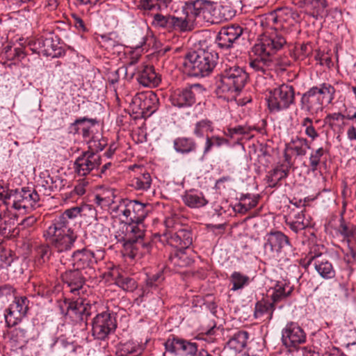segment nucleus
I'll use <instances>...</instances> for the list:
<instances>
[{
    "label": "nucleus",
    "instance_id": "nucleus-43",
    "mask_svg": "<svg viewBox=\"0 0 356 356\" xmlns=\"http://www.w3.org/2000/svg\"><path fill=\"white\" fill-rule=\"evenodd\" d=\"M213 131V123L207 119H203L197 122L193 128V134L197 137L202 138L205 134Z\"/></svg>",
    "mask_w": 356,
    "mask_h": 356
},
{
    "label": "nucleus",
    "instance_id": "nucleus-36",
    "mask_svg": "<svg viewBox=\"0 0 356 356\" xmlns=\"http://www.w3.org/2000/svg\"><path fill=\"white\" fill-rule=\"evenodd\" d=\"M173 145L175 151L181 154L195 152L197 149V143L192 138H177L173 142Z\"/></svg>",
    "mask_w": 356,
    "mask_h": 356
},
{
    "label": "nucleus",
    "instance_id": "nucleus-2",
    "mask_svg": "<svg viewBox=\"0 0 356 356\" xmlns=\"http://www.w3.org/2000/svg\"><path fill=\"white\" fill-rule=\"evenodd\" d=\"M81 211V208L74 207L65 210L56 217L44 232L46 241L58 252H67L74 247L78 238V232L74 227V220Z\"/></svg>",
    "mask_w": 356,
    "mask_h": 356
},
{
    "label": "nucleus",
    "instance_id": "nucleus-22",
    "mask_svg": "<svg viewBox=\"0 0 356 356\" xmlns=\"http://www.w3.org/2000/svg\"><path fill=\"white\" fill-rule=\"evenodd\" d=\"M165 349L174 355H178L181 351L186 355H192L197 352V343L189 341L172 337L168 338L164 343Z\"/></svg>",
    "mask_w": 356,
    "mask_h": 356
},
{
    "label": "nucleus",
    "instance_id": "nucleus-42",
    "mask_svg": "<svg viewBox=\"0 0 356 356\" xmlns=\"http://www.w3.org/2000/svg\"><path fill=\"white\" fill-rule=\"evenodd\" d=\"M115 197V191L113 189L107 190L95 196V202L102 207L110 206L111 208L116 205L114 201Z\"/></svg>",
    "mask_w": 356,
    "mask_h": 356
},
{
    "label": "nucleus",
    "instance_id": "nucleus-48",
    "mask_svg": "<svg viewBox=\"0 0 356 356\" xmlns=\"http://www.w3.org/2000/svg\"><path fill=\"white\" fill-rule=\"evenodd\" d=\"M140 57V54L138 52V51H135L131 52L129 57L127 58V60L126 63V73L130 74L131 76H134L135 72H136V68L135 67V65L138 63V59Z\"/></svg>",
    "mask_w": 356,
    "mask_h": 356
},
{
    "label": "nucleus",
    "instance_id": "nucleus-28",
    "mask_svg": "<svg viewBox=\"0 0 356 356\" xmlns=\"http://www.w3.org/2000/svg\"><path fill=\"white\" fill-rule=\"evenodd\" d=\"M275 309V304L273 302L262 299L256 303L254 316L255 318H264V321H269L273 318Z\"/></svg>",
    "mask_w": 356,
    "mask_h": 356
},
{
    "label": "nucleus",
    "instance_id": "nucleus-29",
    "mask_svg": "<svg viewBox=\"0 0 356 356\" xmlns=\"http://www.w3.org/2000/svg\"><path fill=\"white\" fill-rule=\"evenodd\" d=\"M293 287L289 282L283 280L276 283L273 289V293L270 296L272 302L275 305L287 297H289L293 291Z\"/></svg>",
    "mask_w": 356,
    "mask_h": 356
},
{
    "label": "nucleus",
    "instance_id": "nucleus-35",
    "mask_svg": "<svg viewBox=\"0 0 356 356\" xmlns=\"http://www.w3.org/2000/svg\"><path fill=\"white\" fill-rule=\"evenodd\" d=\"M288 175L289 169L284 168L283 164L276 166L273 170L269 171L266 175L268 186L270 188L276 187L282 179L288 177Z\"/></svg>",
    "mask_w": 356,
    "mask_h": 356
},
{
    "label": "nucleus",
    "instance_id": "nucleus-12",
    "mask_svg": "<svg viewBox=\"0 0 356 356\" xmlns=\"http://www.w3.org/2000/svg\"><path fill=\"white\" fill-rule=\"evenodd\" d=\"M204 91V88L199 83L192 84L184 89L174 91L170 97L172 106L179 108L192 106L196 101L198 95Z\"/></svg>",
    "mask_w": 356,
    "mask_h": 356
},
{
    "label": "nucleus",
    "instance_id": "nucleus-49",
    "mask_svg": "<svg viewBox=\"0 0 356 356\" xmlns=\"http://www.w3.org/2000/svg\"><path fill=\"white\" fill-rule=\"evenodd\" d=\"M325 151L323 147H319L311 152L309 156V164L312 171L315 172L317 170L318 166L321 162V159Z\"/></svg>",
    "mask_w": 356,
    "mask_h": 356
},
{
    "label": "nucleus",
    "instance_id": "nucleus-14",
    "mask_svg": "<svg viewBox=\"0 0 356 356\" xmlns=\"http://www.w3.org/2000/svg\"><path fill=\"white\" fill-rule=\"evenodd\" d=\"M305 266H312L323 279L330 280L335 277L336 272L328 258L321 253L310 254L306 259Z\"/></svg>",
    "mask_w": 356,
    "mask_h": 356
},
{
    "label": "nucleus",
    "instance_id": "nucleus-5",
    "mask_svg": "<svg viewBox=\"0 0 356 356\" xmlns=\"http://www.w3.org/2000/svg\"><path fill=\"white\" fill-rule=\"evenodd\" d=\"M248 79V74L243 67L225 60L216 78L214 91L219 97H235L243 90Z\"/></svg>",
    "mask_w": 356,
    "mask_h": 356
},
{
    "label": "nucleus",
    "instance_id": "nucleus-47",
    "mask_svg": "<svg viewBox=\"0 0 356 356\" xmlns=\"http://www.w3.org/2000/svg\"><path fill=\"white\" fill-rule=\"evenodd\" d=\"M116 284L126 291H134L137 288L135 280L129 277H118L116 280Z\"/></svg>",
    "mask_w": 356,
    "mask_h": 356
},
{
    "label": "nucleus",
    "instance_id": "nucleus-6",
    "mask_svg": "<svg viewBox=\"0 0 356 356\" xmlns=\"http://www.w3.org/2000/svg\"><path fill=\"white\" fill-rule=\"evenodd\" d=\"M144 236L143 222L122 224L115 234L117 241L122 243L127 250H130L132 257H142L149 252L150 245L143 241Z\"/></svg>",
    "mask_w": 356,
    "mask_h": 356
},
{
    "label": "nucleus",
    "instance_id": "nucleus-11",
    "mask_svg": "<svg viewBox=\"0 0 356 356\" xmlns=\"http://www.w3.org/2000/svg\"><path fill=\"white\" fill-rule=\"evenodd\" d=\"M117 327L115 316L106 311L98 314L92 322V334L95 339L104 341Z\"/></svg>",
    "mask_w": 356,
    "mask_h": 356
},
{
    "label": "nucleus",
    "instance_id": "nucleus-38",
    "mask_svg": "<svg viewBox=\"0 0 356 356\" xmlns=\"http://www.w3.org/2000/svg\"><path fill=\"white\" fill-rule=\"evenodd\" d=\"M170 264L175 267H186L193 263V259L188 255L185 250H177L169 257Z\"/></svg>",
    "mask_w": 356,
    "mask_h": 356
},
{
    "label": "nucleus",
    "instance_id": "nucleus-19",
    "mask_svg": "<svg viewBox=\"0 0 356 356\" xmlns=\"http://www.w3.org/2000/svg\"><path fill=\"white\" fill-rule=\"evenodd\" d=\"M35 45H38V54L52 58L61 57L65 54V50L60 44L57 38L53 35L49 37H40L37 39Z\"/></svg>",
    "mask_w": 356,
    "mask_h": 356
},
{
    "label": "nucleus",
    "instance_id": "nucleus-4",
    "mask_svg": "<svg viewBox=\"0 0 356 356\" xmlns=\"http://www.w3.org/2000/svg\"><path fill=\"white\" fill-rule=\"evenodd\" d=\"M286 44V40L277 33L264 35L260 42L254 44L250 56V67L256 72L268 75L269 70L277 64L275 54Z\"/></svg>",
    "mask_w": 356,
    "mask_h": 356
},
{
    "label": "nucleus",
    "instance_id": "nucleus-34",
    "mask_svg": "<svg viewBox=\"0 0 356 356\" xmlns=\"http://www.w3.org/2000/svg\"><path fill=\"white\" fill-rule=\"evenodd\" d=\"M95 122V120L87 118L77 119L70 125V132L74 134H81L84 138L88 137L90 127V125H94Z\"/></svg>",
    "mask_w": 356,
    "mask_h": 356
},
{
    "label": "nucleus",
    "instance_id": "nucleus-23",
    "mask_svg": "<svg viewBox=\"0 0 356 356\" xmlns=\"http://www.w3.org/2000/svg\"><path fill=\"white\" fill-rule=\"evenodd\" d=\"M165 236L168 243L177 250H186L193 243L191 232L184 229H179L175 232L169 230Z\"/></svg>",
    "mask_w": 356,
    "mask_h": 356
},
{
    "label": "nucleus",
    "instance_id": "nucleus-26",
    "mask_svg": "<svg viewBox=\"0 0 356 356\" xmlns=\"http://www.w3.org/2000/svg\"><path fill=\"white\" fill-rule=\"evenodd\" d=\"M86 278L85 275L81 270L76 268L67 270L62 275V279L70 288V292L73 293H77L79 295L80 291H83Z\"/></svg>",
    "mask_w": 356,
    "mask_h": 356
},
{
    "label": "nucleus",
    "instance_id": "nucleus-40",
    "mask_svg": "<svg viewBox=\"0 0 356 356\" xmlns=\"http://www.w3.org/2000/svg\"><path fill=\"white\" fill-rule=\"evenodd\" d=\"M145 350V346L137 341L130 340L121 346L122 356H128L131 354H136L140 356Z\"/></svg>",
    "mask_w": 356,
    "mask_h": 356
},
{
    "label": "nucleus",
    "instance_id": "nucleus-31",
    "mask_svg": "<svg viewBox=\"0 0 356 356\" xmlns=\"http://www.w3.org/2000/svg\"><path fill=\"white\" fill-rule=\"evenodd\" d=\"M152 177L149 172H140L129 181V186L139 191H147L151 186Z\"/></svg>",
    "mask_w": 356,
    "mask_h": 356
},
{
    "label": "nucleus",
    "instance_id": "nucleus-53",
    "mask_svg": "<svg viewBox=\"0 0 356 356\" xmlns=\"http://www.w3.org/2000/svg\"><path fill=\"white\" fill-rule=\"evenodd\" d=\"M269 15H273L272 12L268 13L267 14H265L262 16H260L257 19V23H259L261 26L266 28V27H270L271 29H278V27H276L275 20L270 21L268 18Z\"/></svg>",
    "mask_w": 356,
    "mask_h": 356
},
{
    "label": "nucleus",
    "instance_id": "nucleus-55",
    "mask_svg": "<svg viewBox=\"0 0 356 356\" xmlns=\"http://www.w3.org/2000/svg\"><path fill=\"white\" fill-rule=\"evenodd\" d=\"M159 0H140V7L145 10H152L155 8H159Z\"/></svg>",
    "mask_w": 356,
    "mask_h": 356
},
{
    "label": "nucleus",
    "instance_id": "nucleus-50",
    "mask_svg": "<svg viewBox=\"0 0 356 356\" xmlns=\"http://www.w3.org/2000/svg\"><path fill=\"white\" fill-rule=\"evenodd\" d=\"M172 15H163L161 14H156L154 16L153 24L155 26L170 29Z\"/></svg>",
    "mask_w": 356,
    "mask_h": 356
},
{
    "label": "nucleus",
    "instance_id": "nucleus-20",
    "mask_svg": "<svg viewBox=\"0 0 356 356\" xmlns=\"http://www.w3.org/2000/svg\"><path fill=\"white\" fill-rule=\"evenodd\" d=\"M243 31V28L238 24L222 27L217 35L216 42L219 47L228 49L239 38Z\"/></svg>",
    "mask_w": 356,
    "mask_h": 356
},
{
    "label": "nucleus",
    "instance_id": "nucleus-41",
    "mask_svg": "<svg viewBox=\"0 0 356 356\" xmlns=\"http://www.w3.org/2000/svg\"><path fill=\"white\" fill-rule=\"evenodd\" d=\"M273 15H269V20H275L276 27L280 28L283 23L288 22L291 17V10L288 8H280L272 11Z\"/></svg>",
    "mask_w": 356,
    "mask_h": 356
},
{
    "label": "nucleus",
    "instance_id": "nucleus-13",
    "mask_svg": "<svg viewBox=\"0 0 356 356\" xmlns=\"http://www.w3.org/2000/svg\"><path fill=\"white\" fill-rule=\"evenodd\" d=\"M307 335L298 323L288 322L282 330V341L288 348H296L305 343Z\"/></svg>",
    "mask_w": 356,
    "mask_h": 356
},
{
    "label": "nucleus",
    "instance_id": "nucleus-46",
    "mask_svg": "<svg viewBox=\"0 0 356 356\" xmlns=\"http://www.w3.org/2000/svg\"><path fill=\"white\" fill-rule=\"evenodd\" d=\"M301 126L305 127V134L312 140H316L319 134L313 125V120L309 117L305 118L301 122Z\"/></svg>",
    "mask_w": 356,
    "mask_h": 356
},
{
    "label": "nucleus",
    "instance_id": "nucleus-24",
    "mask_svg": "<svg viewBox=\"0 0 356 356\" xmlns=\"http://www.w3.org/2000/svg\"><path fill=\"white\" fill-rule=\"evenodd\" d=\"M91 305L83 298H78L69 303L67 309V315L76 322L87 321L88 316L91 314Z\"/></svg>",
    "mask_w": 356,
    "mask_h": 356
},
{
    "label": "nucleus",
    "instance_id": "nucleus-58",
    "mask_svg": "<svg viewBox=\"0 0 356 356\" xmlns=\"http://www.w3.org/2000/svg\"><path fill=\"white\" fill-rule=\"evenodd\" d=\"M88 181L82 180L79 182L74 188L72 193L79 196L83 195L86 193V187L88 186Z\"/></svg>",
    "mask_w": 356,
    "mask_h": 356
},
{
    "label": "nucleus",
    "instance_id": "nucleus-57",
    "mask_svg": "<svg viewBox=\"0 0 356 356\" xmlns=\"http://www.w3.org/2000/svg\"><path fill=\"white\" fill-rule=\"evenodd\" d=\"M12 261L13 259L7 251H0V268H4L9 266Z\"/></svg>",
    "mask_w": 356,
    "mask_h": 356
},
{
    "label": "nucleus",
    "instance_id": "nucleus-1",
    "mask_svg": "<svg viewBox=\"0 0 356 356\" xmlns=\"http://www.w3.org/2000/svg\"><path fill=\"white\" fill-rule=\"evenodd\" d=\"M40 200L38 193L31 188L6 190L0 194V236L8 238L14 231L17 214L34 209Z\"/></svg>",
    "mask_w": 356,
    "mask_h": 356
},
{
    "label": "nucleus",
    "instance_id": "nucleus-51",
    "mask_svg": "<svg viewBox=\"0 0 356 356\" xmlns=\"http://www.w3.org/2000/svg\"><path fill=\"white\" fill-rule=\"evenodd\" d=\"M345 118V115L341 113H333L327 115L324 121L325 124H328L332 129H334L337 126V122L343 123Z\"/></svg>",
    "mask_w": 356,
    "mask_h": 356
},
{
    "label": "nucleus",
    "instance_id": "nucleus-39",
    "mask_svg": "<svg viewBox=\"0 0 356 356\" xmlns=\"http://www.w3.org/2000/svg\"><path fill=\"white\" fill-rule=\"evenodd\" d=\"M248 334L245 331H238L228 341L227 346L236 352L241 351L247 344Z\"/></svg>",
    "mask_w": 356,
    "mask_h": 356
},
{
    "label": "nucleus",
    "instance_id": "nucleus-54",
    "mask_svg": "<svg viewBox=\"0 0 356 356\" xmlns=\"http://www.w3.org/2000/svg\"><path fill=\"white\" fill-rule=\"evenodd\" d=\"M51 254V251L50 248L48 245H40L37 249V254L38 257L41 259L43 262L47 261Z\"/></svg>",
    "mask_w": 356,
    "mask_h": 356
},
{
    "label": "nucleus",
    "instance_id": "nucleus-32",
    "mask_svg": "<svg viewBox=\"0 0 356 356\" xmlns=\"http://www.w3.org/2000/svg\"><path fill=\"white\" fill-rule=\"evenodd\" d=\"M10 341L16 348L22 347L29 339V330L24 325L14 327L9 333Z\"/></svg>",
    "mask_w": 356,
    "mask_h": 356
},
{
    "label": "nucleus",
    "instance_id": "nucleus-52",
    "mask_svg": "<svg viewBox=\"0 0 356 356\" xmlns=\"http://www.w3.org/2000/svg\"><path fill=\"white\" fill-rule=\"evenodd\" d=\"M258 195L252 196L250 194H247L244 196L243 206L244 207L245 210H249L255 207L258 204Z\"/></svg>",
    "mask_w": 356,
    "mask_h": 356
},
{
    "label": "nucleus",
    "instance_id": "nucleus-30",
    "mask_svg": "<svg viewBox=\"0 0 356 356\" xmlns=\"http://www.w3.org/2000/svg\"><path fill=\"white\" fill-rule=\"evenodd\" d=\"M310 145L307 138L300 136L293 137L290 142L286 144V150L293 152L296 156H305Z\"/></svg>",
    "mask_w": 356,
    "mask_h": 356
},
{
    "label": "nucleus",
    "instance_id": "nucleus-18",
    "mask_svg": "<svg viewBox=\"0 0 356 356\" xmlns=\"http://www.w3.org/2000/svg\"><path fill=\"white\" fill-rule=\"evenodd\" d=\"M158 98L152 92L137 93L132 99L133 109L136 112L154 113L157 108Z\"/></svg>",
    "mask_w": 356,
    "mask_h": 356
},
{
    "label": "nucleus",
    "instance_id": "nucleus-15",
    "mask_svg": "<svg viewBox=\"0 0 356 356\" xmlns=\"http://www.w3.org/2000/svg\"><path fill=\"white\" fill-rule=\"evenodd\" d=\"M29 301L25 296L15 297L5 314V320L9 327L15 326L25 316Z\"/></svg>",
    "mask_w": 356,
    "mask_h": 356
},
{
    "label": "nucleus",
    "instance_id": "nucleus-59",
    "mask_svg": "<svg viewBox=\"0 0 356 356\" xmlns=\"http://www.w3.org/2000/svg\"><path fill=\"white\" fill-rule=\"evenodd\" d=\"M161 280H162V276L160 274L154 275L147 280V286L150 288L156 287L157 282H160Z\"/></svg>",
    "mask_w": 356,
    "mask_h": 356
},
{
    "label": "nucleus",
    "instance_id": "nucleus-16",
    "mask_svg": "<svg viewBox=\"0 0 356 356\" xmlns=\"http://www.w3.org/2000/svg\"><path fill=\"white\" fill-rule=\"evenodd\" d=\"M101 164V156L93 152H85L74 161L75 172L79 176H86Z\"/></svg>",
    "mask_w": 356,
    "mask_h": 356
},
{
    "label": "nucleus",
    "instance_id": "nucleus-10",
    "mask_svg": "<svg viewBox=\"0 0 356 356\" xmlns=\"http://www.w3.org/2000/svg\"><path fill=\"white\" fill-rule=\"evenodd\" d=\"M266 100L271 112L286 110L295 103V89L291 85L282 84L269 91Z\"/></svg>",
    "mask_w": 356,
    "mask_h": 356
},
{
    "label": "nucleus",
    "instance_id": "nucleus-25",
    "mask_svg": "<svg viewBox=\"0 0 356 356\" xmlns=\"http://www.w3.org/2000/svg\"><path fill=\"white\" fill-rule=\"evenodd\" d=\"M140 85L145 87H155L161 79L155 72L153 66L141 64L136 67L135 74Z\"/></svg>",
    "mask_w": 356,
    "mask_h": 356
},
{
    "label": "nucleus",
    "instance_id": "nucleus-44",
    "mask_svg": "<svg viewBox=\"0 0 356 356\" xmlns=\"http://www.w3.org/2000/svg\"><path fill=\"white\" fill-rule=\"evenodd\" d=\"M250 278L248 276L234 271L230 276V281L232 284V291H238L242 289L249 283Z\"/></svg>",
    "mask_w": 356,
    "mask_h": 356
},
{
    "label": "nucleus",
    "instance_id": "nucleus-9",
    "mask_svg": "<svg viewBox=\"0 0 356 356\" xmlns=\"http://www.w3.org/2000/svg\"><path fill=\"white\" fill-rule=\"evenodd\" d=\"M150 205L138 200L121 199L115 206L111 207L112 213L122 221L128 223L143 222L147 217Z\"/></svg>",
    "mask_w": 356,
    "mask_h": 356
},
{
    "label": "nucleus",
    "instance_id": "nucleus-17",
    "mask_svg": "<svg viewBox=\"0 0 356 356\" xmlns=\"http://www.w3.org/2000/svg\"><path fill=\"white\" fill-rule=\"evenodd\" d=\"M286 247H291V244L289 238L282 232H275L267 234L264 250L270 257H278Z\"/></svg>",
    "mask_w": 356,
    "mask_h": 356
},
{
    "label": "nucleus",
    "instance_id": "nucleus-21",
    "mask_svg": "<svg viewBox=\"0 0 356 356\" xmlns=\"http://www.w3.org/2000/svg\"><path fill=\"white\" fill-rule=\"evenodd\" d=\"M71 257L74 268L81 271L82 270H93L92 266L96 263V260L92 251L86 248L77 250L72 254Z\"/></svg>",
    "mask_w": 356,
    "mask_h": 356
},
{
    "label": "nucleus",
    "instance_id": "nucleus-56",
    "mask_svg": "<svg viewBox=\"0 0 356 356\" xmlns=\"http://www.w3.org/2000/svg\"><path fill=\"white\" fill-rule=\"evenodd\" d=\"M108 228L102 223H96L93 226V232L96 237H106Z\"/></svg>",
    "mask_w": 356,
    "mask_h": 356
},
{
    "label": "nucleus",
    "instance_id": "nucleus-60",
    "mask_svg": "<svg viewBox=\"0 0 356 356\" xmlns=\"http://www.w3.org/2000/svg\"><path fill=\"white\" fill-rule=\"evenodd\" d=\"M228 131L231 137H233L234 135H243L246 133L245 129L242 126L230 128L228 129Z\"/></svg>",
    "mask_w": 356,
    "mask_h": 356
},
{
    "label": "nucleus",
    "instance_id": "nucleus-62",
    "mask_svg": "<svg viewBox=\"0 0 356 356\" xmlns=\"http://www.w3.org/2000/svg\"><path fill=\"white\" fill-rule=\"evenodd\" d=\"M346 134L349 140H356V125L350 126L348 129Z\"/></svg>",
    "mask_w": 356,
    "mask_h": 356
},
{
    "label": "nucleus",
    "instance_id": "nucleus-3",
    "mask_svg": "<svg viewBox=\"0 0 356 356\" xmlns=\"http://www.w3.org/2000/svg\"><path fill=\"white\" fill-rule=\"evenodd\" d=\"M184 17L172 15L170 29L180 32L191 31L195 24L202 22L216 24L227 17H220L221 10L207 0H195L186 3L183 8Z\"/></svg>",
    "mask_w": 356,
    "mask_h": 356
},
{
    "label": "nucleus",
    "instance_id": "nucleus-33",
    "mask_svg": "<svg viewBox=\"0 0 356 356\" xmlns=\"http://www.w3.org/2000/svg\"><path fill=\"white\" fill-rule=\"evenodd\" d=\"M286 223L296 233L303 230L309 225V221L305 218L304 210L294 213L293 216L287 218Z\"/></svg>",
    "mask_w": 356,
    "mask_h": 356
},
{
    "label": "nucleus",
    "instance_id": "nucleus-7",
    "mask_svg": "<svg viewBox=\"0 0 356 356\" xmlns=\"http://www.w3.org/2000/svg\"><path fill=\"white\" fill-rule=\"evenodd\" d=\"M335 91V88L327 83L312 87L302 94L300 109L309 115L316 116L323 111L325 104H329L333 101Z\"/></svg>",
    "mask_w": 356,
    "mask_h": 356
},
{
    "label": "nucleus",
    "instance_id": "nucleus-64",
    "mask_svg": "<svg viewBox=\"0 0 356 356\" xmlns=\"http://www.w3.org/2000/svg\"><path fill=\"white\" fill-rule=\"evenodd\" d=\"M213 143L211 139V138L209 136H207L206 137V141H205V145H204V151H203V155H206L207 154L211 149V148L213 147Z\"/></svg>",
    "mask_w": 356,
    "mask_h": 356
},
{
    "label": "nucleus",
    "instance_id": "nucleus-37",
    "mask_svg": "<svg viewBox=\"0 0 356 356\" xmlns=\"http://www.w3.org/2000/svg\"><path fill=\"white\" fill-rule=\"evenodd\" d=\"M41 179L42 186L49 192L60 190L65 185L64 180L56 175L42 173Z\"/></svg>",
    "mask_w": 356,
    "mask_h": 356
},
{
    "label": "nucleus",
    "instance_id": "nucleus-27",
    "mask_svg": "<svg viewBox=\"0 0 356 356\" xmlns=\"http://www.w3.org/2000/svg\"><path fill=\"white\" fill-rule=\"evenodd\" d=\"M182 200L187 207L192 209L200 208L208 204L204 194L197 190L186 191L182 195Z\"/></svg>",
    "mask_w": 356,
    "mask_h": 356
},
{
    "label": "nucleus",
    "instance_id": "nucleus-61",
    "mask_svg": "<svg viewBox=\"0 0 356 356\" xmlns=\"http://www.w3.org/2000/svg\"><path fill=\"white\" fill-rule=\"evenodd\" d=\"M36 221L37 218L35 216H30L22 220L21 225L24 227H31L36 222Z\"/></svg>",
    "mask_w": 356,
    "mask_h": 356
},
{
    "label": "nucleus",
    "instance_id": "nucleus-63",
    "mask_svg": "<svg viewBox=\"0 0 356 356\" xmlns=\"http://www.w3.org/2000/svg\"><path fill=\"white\" fill-rule=\"evenodd\" d=\"M214 146L220 147L225 143H227V140L222 137L218 136H213L210 137Z\"/></svg>",
    "mask_w": 356,
    "mask_h": 356
},
{
    "label": "nucleus",
    "instance_id": "nucleus-8",
    "mask_svg": "<svg viewBox=\"0 0 356 356\" xmlns=\"http://www.w3.org/2000/svg\"><path fill=\"white\" fill-rule=\"evenodd\" d=\"M218 58V54L213 49H199L186 54L184 65L191 76L204 77L213 72L217 64Z\"/></svg>",
    "mask_w": 356,
    "mask_h": 356
},
{
    "label": "nucleus",
    "instance_id": "nucleus-45",
    "mask_svg": "<svg viewBox=\"0 0 356 356\" xmlns=\"http://www.w3.org/2000/svg\"><path fill=\"white\" fill-rule=\"evenodd\" d=\"M338 231L344 239L349 241L350 238L354 236L356 227L350 222H346L344 219L341 218L340 219Z\"/></svg>",
    "mask_w": 356,
    "mask_h": 356
}]
</instances>
